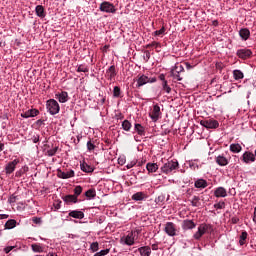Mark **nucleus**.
<instances>
[{
    "instance_id": "79ce46f5",
    "label": "nucleus",
    "mask_w": 256,
    "mask_h": 256,
    "mask_svg": "<svg viewBox=\"0 0 256 256\" xmlns=\"http://www.w3.org/2000/svg\"><path fill=\"white\" fill-rule=\"evenodd\" d=\"M90 250L92 251V253H97V251H99V242H93L90 245Z\"/></svg>"
},
{
    "instance_id": "ddd939ff",
    "label": "nucleus",
    "mask_w": 256,
    "mask_h": 256,
    "mask_svg": "<svg viewBox=\"0 0 256 256\" xmlns=\"http://www.w3.org/2000/svg\"><path fill=\"white\" fill-rule=\"evenodd\" d=\"M242 160L247 163H255V154L253 152H244L242 155Z\"/></svg>"
},
{
    "instance_id": "4be33fe9",
    "label": "nucleus",
    "mask_w": 256,
    "mask_h": 256,
    "mask_svg": "<svg viewBox=\"0 0 256 256\" xmlns=\"http://www.w3.org/2000/svg\"><path fill=\"white\" fill-rule=\"evenodd\" d=\"M216 163L220 167H226V165H229V160L225 156L219 155L216 157Z\"/></svg>"
},
{
    "instance_id": "7c9ffc66",
    "label": "nucleus",
    "mask_w": 256,
    "mask_h": 256,
    "mask_svg": "<svg viewBox=\"0 0 256 256\" xmlns=\"http://www.w3.org/2000/svg\"><path fill=\"white\" fill-rule=\"evenodd\" d=\"M242 150H243V147H241V144L239 143L230 145L231 153H241Z\"/></svg>"
},
{
    "instance_id": "5fc2aeb1",
    "label": "nucleus",
    "mask_w": 256,
    "mask_h": 256,
    "mask_svg": "<svg viewBox=\"0 0 256 256\" xmlns=\"http://www.w3.org/2000/svg\"><path fill=\"white\" fill-rule=\"evenodd\" d=\"M149 59H151V52H149V50L145 51V56H144V61H149Z\"/></svg>"
},
{
    "instance_id": "c03bdc74",
    "label": "nucleus",
    "mask_w": 256,
    "mask_h": 256,
    "mask_svg": "<svg viewBox=\"0 0 256 256\" xmlns=\"http://www.w3.org/2000/svg\"><path fill=\"white\" fill-rule=\"evenodd\" d=\"M113 97H121V88L119 86L113 88Z\"/></svg>"
},
{
    "instance_id": "e433bc0d",
    "label": "nucleus",
    "mask_w": 256,
    "mask_h": 256,
    "mask_svg": "<svg viewBox=\"0 0 256 256\" xmlns=\"http://www.w3.org/2000/svg\"><path fill=\"white\" fill-rule=\"evenodd\" d=\"M132 124L129 122V120H124L122 122V129L124 131H131Z\"/></svg>"
},
{
    "instance_id": "3c124183",
    "label": "nucleus",
    "mask_w": 256,
    "mask_h": 256,
    "mask_svg": "<svg viewBox=\"0 0 256 256\" xmlns=\"http://www.w3.org/2000/svg\"><path fill=\"white\" fill-rule=\"evenodd\" d=\"M13 249H17V246H7L4 248V252L6 254H8V253H11V251H13Z\"/></svg>"
},
{
    "instance_id": "8fccbe9b",
    "label": "nucleus",
    "mask_w": 256,
    "mask_h": 256,
    "mask_svg": "<svg viewBox=\"0 0 256 256\" xmlns=\"http://www.w3.org/2000/svg\"><path fill=\"white\" fill-rule=\"evenodd\" d=\"M214 209H225V202H218L214 204Z\"/></svg>"
},
{
    "instance_id": "b1692460",
    "label": "nucleus",
    "mask_w": 256,
    "mask_h": 256,
    "mask_svg": "<svg viewBox=\"0 0 256 256\" xmlns=\"http://www.w3.org/2000/svg\"><path fill=\"white\" fill-rule=\"evenodd\" d=\"M137 251L141 256H151V247L149 246L140 247Z\"/></svg>"
},
{
    "instance_id": "9d476101",
    "label": "nucleus",
    "mask_w": 256,
    "mask_h": 256,
    "mask_svg": "<svg viewBox=\"0 0 256 256\" xmlns=\"http://www.w3.org/2000/svg\"><path fill=\"white\" fill-rule=\"evenodd\" d=\"M237 57H239V59H249L251 57V55H253V52L251 51V49H247V48H242L237 50L236 52Z\"/></svg>"
},
{
    "instance_id": "412c9836",
    "label": "nucleus",
    "mask_w": 256,
    "mask_h": 256,
    "mask_svg": "<svg viewBox=\"0 0 256 256\" xmlns=\"http://www.w3.org/2000/svg\"><path fill=\"white\" fill-rule=\"evenodd\" d=\"M239 35L242 39V41H247L249 37H251V31H249L248 28H241L239 31Z\"/></svg>"
},
{
    "instance_id": "20e7f679",
    "label": "nucleus",
    "mask_w": 256,
    "mask_h": 256,
    "mask_svg": "<svg viewBox=\"0 0 256 256\" xmlns=\"http://www.w3.org/2000/svg\"><path fill=\"white\" fill-rule=\"evenodd\" d=\"M178 167H179V162L168 161L161 167V170H162V173H166V175H169V173H173V171H175Z\"/></svg>"
},
{
    "instance_id": "2eb2a0df",
    "label": "nucleus",
    "mask_w": 256,
    "mask_h": 256,
    "mask_svg": "<svg viewBox=\"0 0 256 256\" xmlns=\"http://www.w3.org/2000/svg\"><path fill=\"white\" fill-rule=\"evenodd\" d=\"M55 97L59 101V103H67V101H69V93H67L66 91L56 93Z\"/></svg>"
},
{
    "instance_id": "680f3d73",
    "label": "nucleus",
    "mask_w": 256,
    "mask_h": 256,
    "mask_svg": "<svg viewBox=\"0 0 256 256\" xmlns=\"http://www.w3.org/2000/svg\"><path fill=\"white\" fill-rule=\"evenodd\" d=\"M119 165H125V158H118Z\"/></svg>"
},
{
    "instance_id": "13d9d810",
    "label": "nucleus",
    "mask_w": 256,
    "mask_h": 256,
    "mask_svg": "<svg viewBox=\"0 0 256 256\" xmlns=\"http://www.w3.org/2000/svg\"><path fill=\"white\" fill-rule=\"evenodd\" d=\"M39 134L32 136L31 140L33 143H39Z\"/></svg>"
},
{
    "instance_id": "7ed1b4c3",
    "label": "nucleus",
    "mask_w": 256,
    "mask_h": 256,
    "mask_svg": "<svg viewBox=\"0 0 256 256\" xmlns=\"http://www.w3.org/2000/svg\"><path fill=\"white\" fill-rule=\"evenodd\" d=\"M164 232L168 237H177L179 235V230L177 229V225L173 222H167L164 227Z\"/></svg>"
},
{
    "instance_id": "0eeeda50",
    "label": "nucleus",
    "mask_w": 256,
    "mask_h": 256,
    "mask_svg": "<svg viewBox=\"0 0 256 256\" xmlns=\"http://www.w3.org/2000/svg\"><path fill=\"white\" fill-rule=\"evenodd\" d=\"M185 71V68H183V65L178 64L171 70V75L173 79L176 81H183V77H181V73Z\"/></svg>"
},
{
    "instance_id": "4468645a",
    "label": "nucleus",
    "mask_w": 256,
    "mask_h": 256,
    "mask_svg": "<svg viewBox=\"0 0 256 256\" xmlns=\"http://www.w3.org/2000/svg\"><path fill=\"white\" fill-rule=\"evenodd\" d=\"M57 175L59 179H71L72 177H75V171L69 170V171L63 172L61 170H58Z\"/></svg>"
},
{
    "instance_id": "37998d69",
    "label": "nucleus",
    "mask_w": 256,
    "mask_h": 256,
    "mask_svg": "<svg viewBox=\"0 0 256 256\" xmlns=\"http://www.w3.org/2000/svg\"><path fill=\"white\" fill-rule=\"evenodd\" d=\"M162 89L165 91V93H171V87L167 83V81L162 82Z\"/></svg>"
},
{
    "instance_id": "a878e982",
    "label": "nucleus",
    "mask_w": 256,
    "mask_h": 256,
    "mask_svg": "<svg viewBox=\"0 0 256 256\" xmlns=\"http://www.w3.org/2000/svg\"><path fill=\"white\" fill-rule=\"evenodd\" d=\"M134 131H136V133L138 135H140V137H143L145 136V127H143V125L139 124V123H136L134 125Z\"/></svg>"
},
{
    "instance_id": "a19ab883",
    "label": "nucleus",
    "mask_w": 256,
    "mask_h": 256,
    "mask_svg": "<svg viewBox=\"0 0 256 256\" xmlns=\"http://www.w3.org/2000/svg\"><path fill=\"white\" fill-rule=\"evenodd\" d=\"M81 193H83V187L76 186L74 188V197H76V199H77V197H79V195H81Z\"/></svg>"
},
{
    "instance_id": "a18cd8bd",
    "label": "nucleus",
    "mask_w": 256,
    "mask_h": 256,
    "mask_svg": "<svg viewBox=\"0 0 256 256\" xmlns=\"http://www.w3.org/2000/svg\"><path fill=\"white\" fill-rule=\"evenodd\" d=\"M78 73H89V68H87L85 65H80L77 68Z\"/></svg>"
},
{
    "instance_id": "e2e57ef3",
    "label": "nucleus",
    "mask_w": 256,
    "mask_h": 256,
    "mask_svg": "<svg viewBox=\"0 0 256 256\" xmlns=\"http://www.w3.org/2000/svg\"><path fill=\"white\" fill-rule=\"evenodd\" d=\"M0 219H9V214H0Z\"/></svg>"
},
{
    "instance_id": "4c0bfd02",
    "label": "nucleus",
    "mask_w": 256,
    "mask_h": 256,
    "mask_svg": "<svg viewBox=\"0 0 256 256\" xmlns=\"http://www.w3.org/2000/svg\"><path fill=\"white\" fill-rule=\"evenodd\" d=\"M247 235H248V234H247L246 231H244V232L241 233L240 239H239V244H240L241 246L245 245V241H247Z\"/></svg>"
},
{
    "instance_id": "1a4fd4ad",
    "label": "nucleus",
    "mask_w": 256,
    "mask_h": 256,
    "mask_svg": "<svg viewBox=\"0 0 256 256\" xmlns=\"http://www.w3.org/2000/svg\"><path fill=\"white\" fill-rule=\"evenodd\" d=\"M200 125L206 129H217L219 127V121L214 119L202 120Z\"/></svg>"
},
{
    "instance_id": "338daca9",
    "label": "nucleus",
    "mask_w": 256,
    "mask_h": 256,
    "mask_svg": "<svg viewBox=\"0 0 256 256\" xmlns=\"http://www.w3.org/2000/svg\"><path fill=\"white\" fill-rule=\"evenodd\" d=\"M21 175H23V172L21 170L16 172V177H21Z\"/></svg>"
},
{
    "instance_id": "c85d7f7f",
    "label": "nucleus",
    "mask_w": 256,
    "mask_h": 256,
    "mask_svg": "<svg viewBox=\"0 0 256 256\" xmlns=\"http://www.w3.org/2000/svg\"><path fill=\"white\" fill-rule=\"evenodd\" d=\"M16 227H17V220L15 219L8 220L4 225V229H15Z\"/></svg>"
},
{
    "instance_id": "de8ad7c7",
    "label": "nucleus",
    "mask_w": 256,
    "mask_h": 256,
    "mask_svg": "<svg viewBox=\"0 0 256 256\" xmlns=\"http://www.w3.org/2000/svg\"><path fill=\"white\" fill-rule=\"evenodd\" d=\"M160 35H165V27H162L160 30L154 32L155 37H160Z\"/></svg>"
},
{
    "instance_id": "72a5a7b5",
    "label": "nucleus",
    "mask_w": 256,
    "mask_h": 256,
    "mask_svg": "<svg viewBox=\"0 0 256 256\" xmlns=\"http://www.w3.org/2000/svg\"><path fill=\"white\" fill-rule=\"evenodd\" d=\"M191 205L192 207H201V198L199 196H193Z\"/></svg>"
},
{
    "instance_id": "09e8293b",
    "label": "nucleus",
    "mask_w": 256,
    "mask_h": 256,
    "mask_svg": "<svg viewBox=\"0 0 256 256\" xmlns=\"http://www.w3.org/2000/svg\"><path fill=\"white\" fill-rule=\"evenodd\" d=\"M163 201H165V195H160L155 199V203L157 205H161V203H163Z\"/></svg>"
},
{
    "instance_id": "bb28decb",
    "label": "nucleus",
    "mask_w": 256,
    "mask_h": 256,
    "mask_svg": "<svg viewBox=\"0 0 256 256\" xmlns=\"http://www.w3.org/2000/svg\"><path fill=\"white\" fill-rule=\"evenodd\" d=\"M37 17H40L41 19H44L46 16L45 14V8L42 5H37L35 8Z\"/></svg>"
},
{
    "instance_id": "6e6552de",
    "label": "nucleus",
    "mask_w": 256,
    "mask_h": 256,
    "mask_svg": "<svg viewBox=\"0 0 256 256\" xmlns=\"http://www.w3.org/2000/svg\"><path fill=\"white\" fill-rule=\"evenodd\" d=\"M100 11H102V13H116L117 9H115V5H113V3L111 2H107L104 1L100 4L99 7Z\"/></svg>"
},
{
    "instance_id": "f8f14e48",
    "label": "nucleus",
    "mask_w": 256,
    "mask_h": 256,
    "mask_svg": "<svg viewBox=\"0 0 256 256\" xmlns=\"http://www.w3.org/2000/svg\"><path fill=\"white\" fill-rule=\"evenodd\" d=\"M197 227V224H195V222L193 220H183L182 222V229L183 231H189L191 229H195Z\"/></svg>"
},
{
    "instance_id": "69168bd1",
    "label": "nucleus",
    "mask_w": 256,
    "mask_h": 256,
    "mask_svg": "<svg viewBox=\"0 0 256 256\" xmlns=\"http://www.w3.org/2000/svg\"><path fill=\"white\" fill-rule=\"evenodd\" d=\"M36 125H39V126L43 125V120H41V119L37 120Z\"/></svg>"
},
{
    "instance_id": "864d4df0",
    "label": "nucleus",
    "mask_w": 256,
    "mask_h": 256,
    "mask_svg": "<svg viewBox=\"0 0 256 256\" xmlns=\"http://www.w3.org/2000/svg\"><path fill=\"white\" fill-rule=\"evenodd\" d=\"M87 149L89 151H94L95 150V144H93L91 141L87 142Z\"/></svg>"
},
{
    "instance_id": "dca6fc26",
    "label": "nucleus",
    "mask_w": 256,
    "mask_h": 256,
    "mask_svg": "<svg viewBox=\"0 0 256 256\" xmlns=\"http://www.w3.org/2000/svg\"><path fill=\"white\" fill-rule=\"evenodd\" d=\"M148 197L146 192H136L132 195V201H145Z\"/></svg>"
},
{
    "instance_id": "473e14b6",
    "label": "nucleus",
    "mask_w": 256,
    "mask_h": 256,
    "mask_svg": "<svg viewBox=\"0 0 256 256\" xmlns=\"http://www.w3.org/2000/svg\"><path fill=\"white\" fill-rule=\"evenodd\" d=\"M189 167L195 171L201 167V164H199L198 160H191L189 161Z\"/></svg>"
},
{
    "instance_id": "bf43d9fd",
    "label": "nucleus",
    "mask_w": 256,
    "mask_h": 256,
    "mask_svg": "<svg viewBox=\"0 0 256 256\" xmlns=\"http://www.w3.org/2000/svg\"><path fill=\"white\" fill-rule=\"evenodd\" d=\"M130 233H133V236L137 237V235H139V233H141V230L136 229V230L131 231Z\"/></svg>"
},
{
    "instance_id": "ea45409f",
    "label": "nucleus",
    "mask_w": 256,
    "mask_h": 256,
    "mask_svg": "<svg viewBox=\"0 0 256 256\" xmlns=\"http://www.w3.org/2000/svg\"><path fill=\"white\" fill-rule=\"evenodd\" d=\"M58 150H59V147H53L47 150L48 157H53L54 155H56Z\"/></svg>"
},
{
    "instance_id": "a211bd4d",
    "label": "nucleus",
    "mask_w": 256,
    "mask_h": 256,
    "mask_svg": "<svg viewBox=\"0 0 256 256\" xmlns=\"http://www.w3.org/2000/svg\"><path fill=\"white\" fill-rule=\"evenodd\" d=\"M214 197L217 198H225L227 197V189L223 188V187H218L214 190Z\"/></svg>"
},
{
    "instance_id": "052dcab7",
    "label": "nucleus",
    "mask_w": 256,
    "mask_h": 256,
    "mask_svg": "<svg viewBox=\"0 0 256 256\" xmlns=\"http://www.w3.org/2000/svg\"><path fill=\"white\" fill-rule=\"evenodd\" d=\"M159 79H160V81H162V83H165V81H167V80L165 79V74H160V75H159Z\"/></svg>"
},
{
    "instance_id": "f3484780",
    "label": "nucleus",
    "mask_w": 256,
    "mask_h": 256,
    "mask_svg": "<svg viewBox=\"0 0 256 256\" xmlns=\"http://www.w3.org/2000/svg\"><path fill=\"white\" fill-rule=\"evenodd\" d=\"M39 114V110L37 109H30L24 113L21 114V117H23V119H29V117H37Z\"/></svg>"
},
{
    "instance_id": "aec40b11",
    "label": "nucleus",
    "mask_w": 256,
    "mask_h": 256,
    "mask_svg": "<svg viewBox=\"0 0 256 256\" xmlns=\"http://www.w3.org/2000/svg\"><path fill=\"white\" fill-rule=\"evenodd\" d=\"M122 241H124L125 245L131 247V245H135V236L130 232L124 239H122Z\"/></svg>"
},
{
    "instance_id": "5701e85b",
    "label": "nucleus",
    "mask_w": 256,
    "mask_h": 256,
    "mask_svg": "<svg viewBox=\"0 0 256 256\" xmlns=\"http://www.w3.org/2000/svg\"><path fill=\"white\" fill-rule=\"evenodd\" d=\"M107 77L110 81H112L113 79H115L116 75H117V71L115 70V66H110L109 69L106 71Z\"/></svg>"
},
{
    "instance_id": "c9c22d12",
    "label": "nucleus",
    "mask_w": 256,
    "mask_h": 256,
    "mask_svg": "<svg viewBox=\"0 0 256 256\" xmlns=\"http://www.w3.org/2000/svg\"><path fill=\"white\" fill-rule=\"evenodd\" d=\"M233 77L236 81H239V79H243L244 75L241 72V70H234L233 71Z\"/></svg>"
},
{
    "instance_id": "39448f33",
    "label": "nucleus",
    "mask_w": 256,
    "mask_h": 256,
    "mask_svg": "<svg viewBox=\"0 0 256 256\" xmlns=\"http://www.w3.org/2000/svg\"><path fill=\"white\" fill-rule=\"evenodd\" d=\"M150 119L154 122L157 123L159 119L161 118V107L159 104H154L151 112L149 113Z\"/></svg>"
},
{
    "instance_id": "4d7b16f0",
    "label": "nucleus",
    "mask_w": 256,
    "mask_h": 256,
    "mask_svg": "<svg viewBox=\"0 0 256 256\" xmlns=\"http://www.w3.org/2000/svg\"><path fill=\"white\" fill-rule=\"evenodd\" d=\"M135 165H137L136 161H131L130 163H128L126 165L127 169H133V167H135Z\"/></svg>"
},
{
    "instance_id": "6e6d98bb",
    "label": "nucleus",
    "mask_w": 256,
    "mask_h": 256,
    "mask_svg": "<svg viewBox=\"0 0 256 256\" xmlns=\"http://www.w3.org/2000/svg\"><path fill=\"white\" fill-rule=\"evenodd\" d=\"M159 45L160 44L158 42H152L146 45V49H150V47H159Z\"/></svg>"
},
{
    "instance_id": "f03ea898",
    "label": "nucleus",
    "mask_w": 256,
    "mask_h": 256,
    "mask_svg": "<svg viewBox=\"0 0 256 256\" xmlns=\"http://www.w3.org/2000/svg\"><path fill=\"white\" fill-rule=\"evenodd\" d=\"M46 109L50 115H57L59 111H61V107L59 106V102L55 99L47 100Z\"/></svg>"
},
{
    "instance_id": "9b49d317",
    "label": "nucleus",
    "mask_w": 256,
    "mask_h": 256,
    "mask_svg": "<svg viewBox=\"0 0 256 256\" xmlns=\"http://www.w3.org/2000/svg\"><path fill=\"white\" fill-rule=\"evenodd\" d=\"M17 165H19V159H14L12 162H9L5 167L6 174L11 175V173L15 171Z\"/></svg>"
},
{
    "instance_id": "cd10ccee",
    "label": "nucleus",
    "mask_w": 256,
    "mask_h": 256,
    "mask_svg": "<svg viewBox=\"0 0 256 256\" xmlns=\"http://www.w3.org/2000/svg\"><path fill=\"white\" fill-rule=\"evenodd\" d=\"M31 249L34 253H43L45 251V246L42 244H32Z\"/></svg>"
},
{
    "instance_id": "f257e3e1",
    "label": "nucleus",
    "mask_w": 256,
    "mask_h": 256,
    "mask_svg": "<svg viewBox=\"0 0 256 256\" xmlns=\"http://www.w3.org/2000/svg\"><path fill=\"white\" fill-rule=\"evenodd\" d=\"M206 233L211 234L213 233V226L211 224L202 223L198 226V230L193 235V238L196 241H199L203 235H206Z\"/></svg>"
},
{
    "instance_id": "0e129e2a",
    "label": "nucleus",
    "mask_w": 256,
    "mask_h": 256,
    "mask_svg": "<svg viewBox=\"0 0 256 256\" xmlns=\"http://www.w3.org/2000/svg\"><path fill=\"white\" fill-rule=\"evenodd\" d=\"M102 51L103 53H107V51H109V45L103 46Z\"/></svg>"
},
{
    "instance_id": "f704fd0d",
    "label": "nucleus",
    "mask_w": 256,
    "mask_h": 256,
    "mask_svg": "<svg viewBox=\"0 0 256 256\" xmlns=\"http://www.w3.org/2000/svg\"><path fill=\"white\" fill-rule=\"evenodd\" d=\"M81 170L84 171V173H92L93 172V168H91V166H89V164H87V163L81 164Z\"/></svg>"
},
{
    "instance_id": "49530a36",
    "label": "nucleus",
    "mask_w": 256,
    "mask_h": 256,
    "mask_svg": "<svg viewBox=\"0 0 256 256\" xmlns=\"http://www.w3.org/2000/svg\"><path fill=\"white\" fill-rule=\"evenodd\" d=\"M105 255H109V249H104L94 254V256H105Z\"/></svg>"
},
{
    "instance_id": "6ab92c4d",
    "label": "nucleus",
    "mask_w": 256,
    "mask_h": 256,
    "mask_svg": "<svg viewBox=\"0 0 256 256\" xmlns=\"http://www.w3.org/2000/svg\"><path fill=\"white\" fill-rule=\"evenodd\" d=\"M69 217H72L73 219H84L85 213L81 210H72L69 212Z\"/></svg>"
},
{
    "instance_id": "423d86ee",
    "label": "nucleus",
    "mask_w": 256,
    "mask_h": 256,
    "mask_svg": "<svg viewBox=\"0 0 256 256\" xmlns=\"http://www.w3.org/2000/svg\"><path fill=\"white\" fill-rule=\"evenodd\" d=\"M156 82H157V78L155 77L149 78L145 74L138 75L137 87H143V85H147V83H156Z\"/></svg>"
},
{
    "instance_id": "603ef678",
    "label": "nucleus",
    "mask_w": 256,
    "mask_h": 256,
    "mask_svg": "<svg viewBox=\"0 0 256 256\" xmlns=\"http://www.w3.org/2000/svg\"><path fill=\"white\" fill-rule=\"evenodd\" d=\"M17 201V196H15V194H12L9 198H8V203L13 204Z\"/></svg>"
},
{
    "instance_id": "774afa93",
    "label": "nucleus",
    "mask_w": 256,
    "mask_h": 256,
    "mask_svg": "<svg viewBox=\"0 0 256 256\" xmlns=\"http://www.w3.org/2000/svg\"><path fill=\"white\" fill-rule=\"evenodd\" d=\"M33 221H34L35 223H41V218H34Z\"/></svg>"
},
{
    "instance_id": "2f4dec72",
    "label": "nucleus",
    "mask_w": 256,
    "mask_h": 256,
    "mask_svg": "<svg viewBox=\"0 0 256 256\" xmlns=\"http://www.w3.org/2000/svg\"><path fill=\"white\" fill-rule=\"evenodd\" d=\"M147 171H149V173H155V171H157V169H159V166L156 163H148L146 165Z\"/></svg>"
},
{
    "instance_id": "58836bf2",
    "label": "nucleus",
    "mask_w": 256,
    "mask_h": 256,
    "mask_svg": "<svg viewBox=\"0 0 256 256\" xmlns=\"http://www.w3.org/2000/svg\"><path fill=\"white\" fill-rule=\"evenodd\" d=\"M95 195L97 194L93 189H89L88 191L85 192V197H87L88 199H93Z\"/></svg>"
},
{
    "instance_id": "c756f323",
    "label": "nucleus",
    "mask_w": 256,
    "mask_h": 256,
    "mask_svg": "<svg viewBox=\"0 0 256 256\" xmlns=\"http://www.w3.org/2000/svg\"><path fill=\"white\" fill-rule=\"evenodd\" d=\"M64 203H77L78 199L75 195H66L63 197Z\"/></svg>"
},
{
    "instance_id": "393cba45",
    "label": "nucleus",
    "mask_w": 256,
    "mask_h": 256,
    "mask_svg": "<svg viewBox=\"0 0 256 256\" xmlns=\"http://www.w3.org/2000/svg\"><path fill=\"white\" fill-rule=\"evenodd\" d=\"M207 185V180L205 179H198L194 183V187H196V189H205Z\"/></svg>"
}]
</instances>
